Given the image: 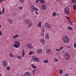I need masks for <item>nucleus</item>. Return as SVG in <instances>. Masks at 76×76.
I'll use <instances>...</instances> for the list:
<instances>
[{"instance_id":"f257e3e1","label":"nucleus","mask_w":76,"mask_h":76,"mask_svg":"<svg viewBox=\"0 0 76 76\" xmlns=\"http://www.w3.org/2000/svg\"><path fill=\"white\" fill-rule=\"evenodd\" d=\"M63 42L65 44L69 43L70 42V39L67 36H64L62 38Z\"/></svg>"},{"instance_id":"f03ea898","label":"nucleus","mask_w":76,"mask_h":76,"mask_svg":"<svg viewBox=\"0 0 76 76\" xmlns=\"http://www.w3.org/2000/svg\"><path fill=\"white\" fill-rule=\"evenodd\" d=\"M15 48H20V43L18 41H16L14 42V44L13 45Z\"/></svg>"},{"instance_id":"7ed1b4c3","label":"nucleus","mask_w":76,"mask_h":76,"mask_svg":"<svg viewBox=\"0 0 76 76\" xmlns=\"http://www.w3.org/2000/svg\"><path fill=\"white\" fill-rule=\"evenodd\" d=\"M26 22L27 24H28V26L27 27V28H30L32 26V23L31 21L29 20H26Z\"/></svg>"},{"instance_id":"20e7f679","label":"nucleus","mask_w":76,"mask_h":76,"mask_svg":"<svg viewBox=\"0 0 76 76\" xmlns=\"http://www.w3.org/2000/svg\"><path fill=\"white\" fill-rule=\"evenodd\" d=\"M31 59L33 61H35L36 62L38 63V62H39L40 61V60H39L38 57L35 56H32Z\"/></svg>"},{"instance_id":"39448f33","label":"nucleus","mask_w":76,"mask_h":76,"mask_svg":"<svg viewBox=\"0 0 76 76\" xmlns=\"http://www.w3.org/2000/svg\"><path fill=\"white\" fill-rule=\"evenodd\" d=\"M64 12H65L66 15H69V13H70V9L68 7H65L64 9Z\"/></svg>"},{"instance_id":"423d86ee","label":"nucleus","mask_w":76,"mask_h":76,"mask_svg":"<svg viewBox=\"0 0 76 76\" xmlns=\"http://www.w3.org/2000/svg\"><path fill=\"white\" fill-rule=\"evenodd\" d=\"M64 57L65 60H69V58H70V56L66 52L65 54Z\"/></svg>"},{"instance_id":"0eeeda50","label":"nucleus","mask_w":76,"mask_h":76,"mask_svg":"<svg viewBox=\"0 0 76 76\" xmlns=\"http://www.w3.org/2000/svg\"><path fill=\"white\" fill-rule=\"evenodd\" d=\"M2 63V66L5 67H7L8 66V63L6 61H3Z\"/></svg>"},{"instance_id":"6e6552de","label":"nucleus","mask_w":76,"mask_h":76,"mask_svg":"<svg viewBox=\"0 0 76 76\" xmlns=\"http://www.w3.org/2000/svg\"><path fill=\"white\" fill-rule=\"evenodd\" d=\"M46 53L48 54L49 55H51L53 53L52 51L50 49H48L47 50Z\"/></svg>"},{"instance_id":"1a4fd4ad","label":"nucleus","mask_w":76,"mask_h":76,"mask_svg":"<svg viewBox=\"0 0 76 76\" xmlns=\"http://www.w3.org/2000/svg\"><path fill=\"white\" fill-rule=\"evenodd\" d=\"M45 26L48 28V29H49L51 28V25H50V24L46 23L45 24Z\"/></svg>"},{"instance_id":"9d476101","label":"nucleus","mask_w":76,"mask_h":76,"mask_svg":"<svg viewBox=\"0 0 76 76\" xmlns=\"http://www.w3.org/2000/svg\"><path fill=\"white\" fill-rule=\"evenodd\" d=\"M24 75L25 76H32L31 73L29 72H27L25 73Z\"/></svg>"},{"instance_id":"9b49d317","label":"nucleus","mask_w":76,"mask_h":76,"mask_svg":"<svg viewBox=\"0 0 76 76\" xmlns=\"http://www.w3.org/2000/svg\"><path fill=\"white\" fill-rule=\"evenodd\" d=\"M7 20L8 22L10 24L12 25L13 23V20L12 19H10V18H8L7 19Z\"/></svg>"},{"instance_id":"f8f14e48","label":"nucleus","mask_w":76,"mask_h":76,"mask_svg":"<svg viewBox=\"0 0 76 76\" xmlns=\"http://www.w3.org/2000/svg\"><path fill=\"white\" fill-rule=\"evenodd\" d=\"M31 9H33L35 10V11H38V10H39L38 8H37V7H35L32 6L31 7Z\"/></svg>"},{"instance_id":"ddd939ff","label":"nucleus","mask_w":76,"mask_h":76,"mask_svg":"<svg viewBox=\"0 0 76 76\" xmlns=\"http://www.w3.org/2000/svg\"><path fill=\"white\" fill-rule=\"evenodd\" d=\"M27 47L28 48L30 49L31 48H32V44L31 43H28L27 45Z\"/></svg>"},{"instance_id":"4468645a","label":"nucleus","mask_w":76,"mask_h":76,"mask_svg":"<svg viewBox=\"0 0 76 76\" xmlns=\"http://www.w3.org/2000/svg\"><path fill=\"white\" fill-rule=\"evenodd\" d=\"M42 52V49L41 48L39 49L37 51V53L38 54H41Z\"/></svg>"},{"instance_id":"2eb2a0df","label":"nucleus","mask_w":76,"mask_h":76,"mask_svg":"<svg viewBox=\"0 0 76 76\" xmlns=\"http://www.w3.org/2000/svg\"><path fill=\"white\" fill-rule=\"evenodd\" d=\"M41 7L42 9L44 10L47 9V7L44 5H42L41 6Z\"/></svg>"},{"instance_id":"dca6fc26","label":"nucleus","mask_w":76,"mask_h":76,"mask_svg":"<svg viewBox=\"0 0 76 76\" xmlns=\"http://www.w3.org/2000/svg\"><path fill=\"white\" fill-rule=\"evenodd\" d=\"M49 34H48L46 33L45 34V37L46 39H49L50 37L49 36Z\"/></svg>"},{"instance_id":"f3484780","label":"nucleus","mask_w":76,"mask_h":76,"mask_svg":"<svg viewBox=\"0 0 76 76\" xmlns=\"http://www.w3.org/2000/svg\"><path fill=\"white\" fill-rule=\"evenodd\" d=\"M25 53V50L24 49L22 51V54H21V57L22 58L24 57Z\"/></svg>"},{"instance_id":"a211bd4d","label":"nucleus","mask_w":76,"mask_h":76,"mask_svg":"<svg viewBox=\"0 0 76 76\" xmlns=\"http://www.w3.org/2000/svg\"><path fill=\"white\" fill-rule=\"evenodd\" d=\"M40 41L42 44L43 45H44V44H45V41L44 39H41Z\"/></svg>"},{"instance_id":"6ab92c4d","label":"nucleus","mask_w":76,"mask_h":76,"mask_svg":"<svg viewBox=\"0 0 76 76\" xmlns=\"http://www.w3.org/2000/svg\"><path fill=\"white\" fill-rule=\"evenodd\" d=\"M67 29L69 31H72L73 28L71 26H69L67 28Z\"/></svg>"},{"instance_id":"aec40b11","label":"nucleus","mask_w":76,"mask_h":76,"mask_svg":"<svg viewBox=\"0 0 76 76\" xmlns=\"http://www.w3.org/2000/svg\"><path fill=\"white\" fill-rule=\"evenodd\" d=\"M41 24H42V23L40 21L39 22V23H38L37 24V26L38 27H39V28H40L41 27Z\"/></svg>"},{"instance_id":"412c9836","label":"nucleus","mask_w":76,"mask_h":76,"mask_svg":"<svg viewBox=\"0 0 76 76\" xmlns=\"http://www.w3.org/2000/svg\"><path fill=\"white\" fill-rule=\"evenodd\" d=\"M18 37H19V35L16 34L12 37V38H13V39H15V38H18Z\"/></svg>"},{"instance_id":"4be33fe9","label":"nucleus","mask_w":76,"mask_h":76,"mask_svg":"<svg viewBox=\"0 0 76 76\" xmlns=\"http://www.w3.org/2000/svg\"><path fill=\"white\" fill-rule=\"evenodd\" d=\"M39 2L42 4H44L45 3V1L44 0H39Z\"/></svg>"},{"instance_id":"5701e85b","label":"nucleus","mask_w":76,"mask_h":76,"mask_svg":"<svg viewBox=\"0 0 76 76\" xmlns=\"http://www.w3.org/2000/svg\"><path fill=\"white\" fill-rule=\"evenodd\" d=\"M31 67L33 69H35L37 68V66H34L33 64H31Z\"/></svg>"},{"instance_id":"b1692460","label":"nucleus","mask_w":76,"mask_h":76,"mask_svg":"<svg viewBox=\"0 0 76 76\" xmlns=\"http://www.w3.org/2000/svg\"><path fill=\"white\" fill-rule=\"evenodd\" d=\"M54 60L55 62H58V60L57 58H54Z\"/></svg>"},{"instance_id":"393cba45","label":"nucleus","mask_w":76,"mask_h":76,"mask_svg":"<svg viewBox=\"0 0 76 76\" xmlns=\"http://www.w3.org/2000/svg\"><path fill=\"white\" fill-rule=\"evenodd\" d=\"M43 63H48V60L47 59H46L43 61Z\"/></svg>"},{"instance_id":"a878e982","label":"nucleus","mask_w":76,"mask_h":76,"mask_svg":"<svg viewBox=\"0 0 76 76\" xmlns=\"http://www.w3.org/2000/svg\"><path fill=\"white\" fill-rule=\"evenodd\" d=\"M17 56L18 59H19L20 60H21V59H22V57H21V56L20 55H18Z\"/></svg>"},{"instance_id":"bb28decb","label":"nucleus","mask_w":76,"mask_h":76,"mask_svg":"<svg viewBox=\"0 0 76 76\" xmlns=\"http://www.w3.org/2000/svg\"><path fill=\"white\" fill-rule=\"evenodd\" d=\"M63 70L60 69V70L59 71V72L60 75H61L62 73H63Z\"/></svg>"},{"instance_id":"cd10ccee","label":"nucleus","mask_w":76,"mask_h":76,"mask_svg":"<svg viewBox=\"0 0 76 76\" xmlns=\"http://www.w3.org/2000/svg\"><path fill=\"white\" fill-rule=\"evenodd\" d=\"M10 57H15V56H13V55L11 53L10 54Z\"/></svg>"},{"instance_id":"c85d7f7f","label":"nucleus","mask_w":76,"mask_h":76,"mask_svg":"<svg viewBox=\"0 0 76 76\" xmlns=\"http://www.w3.org/2000/svg\"><path fill=\"white\" fill-rule=\"evenodd\" d=\"M36 71V69H34V70L32 71V72H33V76H34L35 73Z\"/></svg>"},{"instance_id":"c756f323","label":"nucleus","mask_w":76,"mask_h":76,"mask_svg":"<svg viewBox=\"0 0 76 76\" xmlns=\"http://www.w3.org/2000/svg\"><path fill=\"white\" fill-rule=\"evenodd\" d=\"M52 15H53V16H56L57 15V13L55 12H53L52 13Z\"/></svg>"},{"instance_id":"7c9ffc66","label":"nucleus","mask_w":76,"mask_h":76,"mask_svg":"<svg viewBox=\"0 0 76 76\" xmlns=\"http://www.w3.org/2000/svg\"><path fill=\"white\" fill-rule=\"evenodd\" d=\"M19 1L20 2V3H24V2L25 1L24 0H19Z\"/></svg>"},{"instance_id":"2f4dec72","label":"nucleus","mask_w":76,"mask_h":76,"mask_svg":"<svg viewBox=\"0 0 76 76\" xmlns=\"http://www.w3.org/2000/svg\"><path fill=\"white\" fill-rule=\"evenodd\" d=\"M72 3H76V0H72Z\"/></svg>"},{"instance_id":"473e14b6","label":"nucleus","mask_w":76,"mask_h":76,"mask_svg":"<svg viewBox=\"0 0 76 76\" xmlns=\"http://www.w3.org/2000/svg\"><path fill=\"white\" fill-rule=\"evenodd\" d=\"M34 52L33 51L30 52L28 54L29 55H31L32 54H34Z\"/></svg>"},{"instance_id":"72a5a7b5","label":"nucleus","mask_w":76,"mask_h":76,"mask_svg":"<svg viewBox=\"0 0 76 76\" xmlns=\"http://www.w3.org/2000/svg\"><path fill=\"white\" fill-rule=\"evenodd\" d=\"M5 10V9H4V8H3V9L2 11V14H4V11Z\"/></svg>"},{"instance_id":"f704fd0d","label":"nucleus","mask_w":76,"mask_h":76,"mask_svg":"<svg viewBox=\"0 0 76 76\" xmlns=\"http://www.w3.org/2000/svg\"><path fill=\"white\" fill-rule=\"evenodd\" d=\"M73 9L75 10H76V6L74 5L73 6Z\"/></svg>"},{"instance_id":"c9c22d12","label":"nucleus","mask_w":76,"mask_h":76,"mask_svg":"<svg viewBox=\"0 0 76 76\" xmlns=\"http://www.w3.org/2000/svg\"><path fill=\"white\" fill-rule=\"evenodd\" d=\"M68 22L69 23H70V24H71V25H72V21L71 20H69L68 21Z\"/></svg>"},{"instance_id":"e433bc0d","label":"nucleus","mask_w":76,"mask_h":76,"mask_svg":"<svg viewBox=\"0 0 76 76\" xmlns=\"http://www.w3.org/2000/svg\"><path fill=\"white\" fill-rule=\"evenodd\" d=\"M63 47L61 46L60 47V48L59 49H60V50L61 51V50H63Z\"/></svg>"},{"instance_id":"4c0bfd02","label":"nucleus","mask_w":76,"mask_h":76,"mask_svg":"<svg viewBox=\"0 0 76 76\" xmlns=\"http://www.w3.org/2000/svg\"><path fill=\"white\" fill-rule=\"evenodd\" d=\"M64 76H69V75L68 74H65L64 75Z\"/></svg>"},{"instance_id":"58836bf2","label":"nucleus","mask_w":76,"mask_h":76,"mask_svg":"<svg viewBox=\"0 0 76 76\" xmlns=\"http://www.w3.org/2000/svg\"><path fill=\"white\" fill-rule=\"evenodd\" d=\"M73 46L74 48H76V43L74 44Z\"/></svg>"},{"instance_id":"ea45409f","label":"nucleus","mask_w":76,"mask_h":76,"mask_svg":"<svg viewBox=\"0 0 76 76\" xmlns=\"http://www.w3.org/2000/svg\"><path fill=\"white\" fill-rule=\"evenodd\" d=\"M18 9H20V10H21V9H23V7H19Z\"/></svg>"},{"instance_id":"a19ab883","label":"nucleus","mask_w":76,"mask_h":76,"mask_svg":"<svg viewBox=\"0 0 76 76\" xmlns=\"http://www.w3.org/2000/svg\"><path fill=\"white\" fill-rule=\"evenodd\" d=\"M56 51H61L60 49H56Z\"/></svg>"},{"instance_id":"79ce46f5","label":"nucleus","mask_w":76,"mask_h":76,"mask_svg":"<svg viewBox=\"0 0 76 76\" xmlns=\"http://www.w3.org/2000/svg\"><path fill=\"white\" fill-rule=\"evenodd\" d=\"M10 67L9 66L7 67V69L8 70H10Z\"/></svg>"},{"instance_id":"37998d69","label":"nucleus","mask_w":76,"mask_h":76,"mask_svg":"<svg viewBox=\"0 0 76 76\" xmlns=\"http://www.w3.org/2000/svg\"><path fill=\"white\" fill-rule=\"evenodd\" d=\"M35 14H36V15H38L39 13H38V12H35Z\"/></svg>"},{"instance_id":"c03bdc74","label":"nucleus","mask_w":76,"mask_h":76,"mask_svg":"<svg viewBox=\"0 0 76 76\" xmlns=\"http://www.w3.org/2000/svg\"><path fill=\"white\" fill-rule=\"evenodd\" d=\"M42 32H43V33H44V29H42Z\"/></svg>"},{"instance_id":"a18cd8bd","label":"nucleus","mask_w":76,"mask_h":76,"mask_svg":"<svg viewBox=\"0 0 76 76\" xmlns=\"http://www.w3.org/2000/svg\"><path fill=\"white\" fill-rule=\"evenodd\" d=\"M20 76H25V74H21Z\"/></svg>"},{"instance_id":"49530a36","label":"nucleus","mask_w":76,"mask_h":76,"mask_svg":"<svg viewBox=\"0 0 76 76\" xmlns=\"http://www.w3.org/2000/svg\"><path fill=\"white\" fill-rule=\"evenodd\" d=\"M0 15H2V12H1V10H0Z\"/></svg>"},{"instance_id":"de8ad7c7","label":"nucleus","mask_w":76,"mask_h":76,"mask_svg":"<svg viewBox=\"0 0 76 76\" xmlns=\"http://www.w3.org/2000/svg\"><path fill=\"white\" fill-rule=\"evenodd\" d=\"M2 35V33H1V31H0V36H1Z\"/></svg>"},{"instance_id":"09e8293b","label":"nucleus","mask_w":76,"mask_h":76,"mask_svg":"<svg viewBox=\"0 0 76 76\" xmlns=\"http://www.w3.org/2000/svg\"><path fill=\"white\" fill-rule=\"evenodd\" d=\"M56 67H54L53 68V70H56Z\"/></svg>"},{"instance_id":"8fccbe9b","label":"nucleus","mask_w":76,"mask_h":76,"mask_svg":"<svg viewBox=\"0 0 76 76\" xmlns=\"http://www.w3.org/2000/svg\"><path fill=\"white\" fill-rule=\"evenodd\" d=\"M39 1V0H37L36 2L37 3H38Z\"/></svg>"},{"instance_id":"3c124183","label":"nucleus","mask_w":76,"mask_h":76,"mask_svg":"<svg viewBox=\"0 0 76 76\" xmlns=\"http://www.w3.org/2000/svg\"><path fill=\"white\" fill-rule=\"evenodd\" d=\"M66 18L67 19H69V18L67 16H66Z\"/></svg>"},{"instance_id":"603ef678","label":"nucleus","mask_w":76,"mask_h":76,"mask_svg":"<svg viewBox=\"0 0 76 76\" xmlns=\"http://www.w3.org/2000/svg\"><path fill=\"white\" fill-rule=\"evenodd\" d=\"M23 17H25V14H23Z\"/></svg>"},{"instance_id":"864d4df0","label":"nucleus","mask_w":76,"mask_h":76,"mask_svg":"<svg viewBox=\"0 0 76 76\" xmlns=\"http://www.w3.org/2000/svg\"><path fill=\"white\" fill-rule=\"evenodd\" d=\"M0 0V1H1V2H2V1H4V0Z\"/></svg>"},{"instance_id":"5fc2aeb1","label":"nucleus","mask_w":76,"mask_h":76,"mask_svg":"<svg viewBox=\"0 0 76 76\" xmlns=\"http://www.w3.org/2000/svg\"><path fill=\"white\" fill-rule=\"evenodd\" d=\"M66 47H67L68 48H70V47H69V46H67Z\"/></svg>"},{"instance_id":"6e6d98bb","label":"nucleus","mask_w":76,"mask_h":76,"mask_svg":"<svg viewBox=\"0 0 76 76\" xmlns=\"http://www.w3.org/2000/svg\"><path fill=\"white\" fill-rule=\"evenodd\" d=\"M37 15H35V16H34V17H35V18H37Z\"/></svg>"},{"instance_id":"4d7b16f0","label":"nucleus","mask_w":76,"mask_h":76,"mask_svg":"<svg viewBox=\"0 0 76 76\" xmlns=\"http://www.w3.org/2000/svg\"><path fill=\"white\" fill-rule=\"evenodd\" d=\"M0 76H2V74H0Z\"/></svg>"},{"instance_id":"13d9d810","label":"nucleus","mask_w":76,"mask_h":76,"mask_svg":"<svg viewBox=\"0 0 76 76\" xmlns=\"http://www.w3.org/2000/svg\"><path fill=\"white\" fill-rule=\"evenodd\" d=\"M31 12H34V10H31Z\"/></svg>"},{"instance_id":"bf43d9fd","label":"nucleus","mask_w":76,"mask_h":76,"mask_svg":"<svg viewBox=\"0 0 76 76\" xmlns=\"http://www.w3.org/2000/svg\"><path fill=\"white\" fill-rule=\"evenodd\" d=\"M74 6H75L76 7V4H75L74 5Z\"/></svg>"},{"instance_id":"052dcab7","label":"nucleus","mask_w":76,"mask_h":76,"mask_svg":"<svg viewBox=\"0 0 76 76\" xmlns=\"http://www.w3.org/2000/svg\"><path fill=\"white\" fill-rule=\"evenodd\" d=\"M1 25H0V28H1Z\"/></svg>"},{"instance_id":"680f3d73","label":"nucleus","mask_w":76,"mask_h":76,"mask_svg":"<svg viewBox=\"0 0 76 76\" xmlns=\"http://www.w3.org/2000/svg\"><path fill=\"white\" fill-rule=\"evenodd\" d=\"M1 1H0V3H1Z\"/></svg>"},{"instance_id":"e2e57ef3","label":"nucleus","mask_w":76,"mask_h":76,"mask_svg":"<svg viewBox=\"0 0 76 76\" xmlns=\"http://www.w3.org/2000/svg\"><path fill=\"white\" fill-rule=\"evenodd\" d=\"M70 69H72V68H70Z\"/></svg>"},{"instance_id":"0e129e2a","label":"nucleus","mask_w":76,"mask_h":76,"mask_svg":"<svg viewBox=\"0 0 76 76\" xmlns=\"http://www.w3.org/2000/svg\"><path fill=\"white\" fill-rule=\"evenodd\" d=\"M33 13L32 14L33 15Z\"/></svg>"},{"instance_id":"69168bd1","label":"nucleus","mask_w":76,"mask_h":76,"mask_svg":"<svg viewBox=\"0 0 76 76\" xmlns=\"http://www.w3.org/2000/svg\"><path fill=\"white\" fill-rule=\"evenodd\" d=\"M33 13L32 14L33 15Z\"/></svg>"}]
</instances>
